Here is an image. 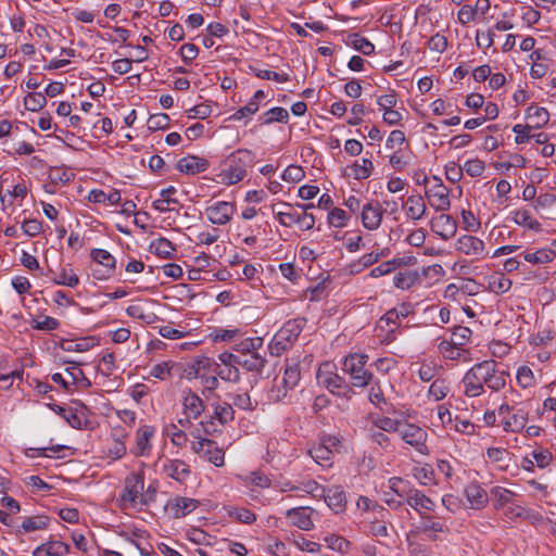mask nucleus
I'll return each mask as SVG.
<instances>
[{
    "label": "nucleus",
    "mask_w": 556,
    "mask_h": 556,
    "mask_svg": "<svg viewBox=\"0 0 556 556\" xmlns=\"http://www.w3.org/2000/svg\"><path fill=\"white\" fill-rule=\"evenodd\" d=\"M213 374L217 375L220 379L237 382L240 379V372L237 366H223L217 363Z\"/></svg>",
    "instance_id": "nucleus-48"
},
{
    "label": "nucleus",
    "mask_w": 556,
    "mask_h": 556,
    "mask_svg": "<svg viewBox=\"0 0 556 556\" xmlns=\"http://www.w3.org/2000/svg\"><path fill=\"white\" fill-rule=\"evenodd\" d=\"M236 212V205L227 201H218L205 208L207 219L218 226L228 224Z\"/></svg>",
    "instance_id": "nucleus-8"
},
{
    "label": "nucleus",
    "mask_w": 556,
    "mask_h": 556,
    "mask_svg": "<svg viewBox=\"0 0 556 556\" xmlns=\"http://www.w3.org/2000/svg\"><path fill=\"white\" fill-rule=\"evenodd\" d=\"M301 378L300 367L298 364H286L281 383L289 389H294Z\"/></svg>",
    "instance_id": "nucleus-38"
},
{
    "label": "nucleus",
    "mask_w": 556,
    "mask_h": 556,
    "mask_svg": "<svg viewBox=\"0 0 556 556\" xmlns=\"http://www.w3.org/2000/svg\"><path fill=\"white\" fill-rule=\"evenodd\" d=\"M199 506V501L189 497L176 496L170 500L167 507L174 518H182Z\"/></svg>",
    "instance_id": "nucleus-18"
},
{
    "label": "nucleus",
    "mask_w": 556,
    "mask_h": 556,
    "mask_svg": "<svg viewBox=\"0 0 556 556\" xmlns=\"http://www.w3.org/2000/svg\"><path fill=\"white\" fill-rule=\"evenodd\" d=\"M309 456L320 466L330 467L332 450L326 443H318L308 450Z\"/></svg>",
    "instance_id": "nucleus-29"
},
{
    "label": "nucleus",
    "mask_w": 556,
    "mask_h": 556,
    "mask_svg": "<svg viewBox=\"0 0 556 556\" xmlns=\"http://www.w3.org/2000/svg\"><path fill=\"white\" fill-rule=\"evenodd\" d=\"M144 477L143 472H131L125 478L124 490L121 494V501L124 506L136 507L137 504L148 505L149 498L143 494Z\"/></svg>",
    "instance_id": "nucleus-6"
},
{
    "label": "nucleus",
    "mask_w": 556,
    "mask_h": 556,
    "mask_svg": "<svg viewBox=\"0 0 556 556\" xmlns=\"http://www.w3.org/2000/svg\"><path fill=\"white\" fill-rule=\"evenodd\" d=\"M49 518L47 516L27 517L22 522V529L25 532L42 530L47 528Z\"/></svg>",
    "instance_id": "nucleus-53"
},
{
    "label": "nucleus",
    "mask_w": 556,
    "mask_h": 556,
    "mask_svg": "<svg viewBox=\"0 0 556 556\" xmlns=\"http://www.w3.org/2000/svg\"><path fill=\"white\" fill-rule=\"evenodd\" d=\"M182 406L184 413L188 416V418L192 419H198L205 408L201 397L191 390L185 392Z\"/></svg>",
    "instance_id": "nucleus-22"
},
{
    "label": "nucleus",
    "mask_w": 556,
    "mask_h": 556,
    "mask_svg": "<svg viewBox=\"0 0 556 556\" xmlns=\"http://www.w3.org/2000/svg\"><path fill=\"white\" fill-rule=\"evenodd\" d=\"M413 476L422 485L435 484V481H434V470L428 464H426L424 466L415 467L414 470H413Z\"/></svg>",
    "instance_id": "nucleus-40"
},
{
    "label": "nucleus",
    "mask_w": 556,
    "mask_h": 556,
    "mask_svg": "<svg viewBox=\"0 0 556 556\" xmlns=\"http://www.w3.org/2000/svg\"><path fill=\"white\" fill-rule=\"evenodd\" d=\"M90 256L98 265L102 266V269H93L92 275L94 278L105 279L113 274L116 261L109 251L103 249H93Z\"/></svg>",
    "instance_id": "nucleus-10"
},
{
    "label": "nucleus",
    "mask_w": 556,
    "mask_h": 556,
    "mask_svg": "<svg viewBox=\"0 0 556 556\" xmlns=\"http://www.w3.org/2000/svg\"><path fill=\"white\" fill-rule=\"evenodd\" d=\"M352 170H353V176L355 179H357V180L366 179L371 175V173L374 170V164H372L371 160L364 157V159H362L361 163L356 162L352 166Z\"/></svg>",
    "instance_id": "nucleus-49"
},
{
    "label": "nucleus",
    "mask_w": 556,
    "mask_h": 556,
    "mask_svg": "<svg viewBox=\"0 0 556 556\" xmlns=\"http://www.w3.org/2000/svg\"><path fill=\"white\" fill-rule=\"evenodd\" d=\"M177 169L188 175L205 172L208 168V161L197 155H187L177 162Z\"/></svg>",
    "instance_id": "nucleus-20"
},
{
    "label": "nucleus",
    "mask_w": 556,
    "mask_h": 556,
    "mask_svg": "<svg viewBox=\"0 0 556 556\" xmlns=\"http://www.w3.org/2000/svg\"><path fill=\"white\" fill-rule=\"evenodd\" d=\"M448 390L444 379H435L429 388L428 395L434 401H441L447 395Z\"/></svg>",
    "instance_id": "nucleus-51"
},
{
    "label": "nucleus",
    "mask_w": 556,
    "mask_h": 556,
    "mask_svg": "<svg viewBox=\"0 0 556 556\" xmlns=\"http://www.w3.org/2000/svg\"><path fill=\"white\" fill-rule=\"evenodd\" d=\"M254 159V153L249 149L236 150L224 161L223 167L217 175L219 181L231 186L243 180L247 176V169L253 164Z\"/></svg>",
    "instance_id": "nucleus-1"
},
{
    "label": "nucleus",
    "mask_w": 556,
    "mask_h": 556,
    "mask_svg": "<svg viewBox=\"0 0 556 556\" xmlns=\"http://www.w3.org/2000/svg\"><path fill=\"white\" fill-rule=\"evenodd\" d=\"M425 195L427 197L430 206L437 212H445L450 210V189L444 186L443 182L426 188Z\"/></svg>",
    "instance_id": "nucleus-9"
},
{
    "label": "nucleus",
    "mask_w": 556,
    "mask_h": 556,
    "mask_svg": "<svg viewBox=\"0 0 556 556\" xmlns=\"http://www.w3.org/2000/svg\"><path fill=\"white\" fill-rule=\"evenodd\" d=\"M516 379L519 387L522 389L530 388L535 383L533 371L528 366H521L518 368Z\"/></svg>",
    "instance_id": "nucleus-55"
},
{
    "label": "nucleus",
    "mask_w": 556,
    "mask_h": 556,
    "mask_svg": "<svg viewBox=\"0 0 556 556\" xmlns=\"http://www.w3.org/2000/svg\"><path fill=\"white\" fill-rule=\"evenodd\" d=\"M47 104L46 96L42 92H29L24 98L25 109L31 112H38Z\"/></svg>",
    "instance_id": "nucleus-42"
},
{
    "label": "nucleus",
    "mask_w": 556,
    "mask_h": 556,
    "mask_svg": "<svg viewBox=\"0 0 556 556\" xmlns=\"http://www.w3.org/2000/svg\"><path fill=\"white\" fill-rule=\"evenodd\" d=\"M519 257L532 264H546L554 260L555 252L548 249H540L535 252H522Z\"/></svg>",
    "instance_id": "nucleus-32"
},
{
    "label": "nucleus",
    "mask_w": 556,
    "mask_h": 556,
    "mask_svg": "<svg viewBox=\"0 0 556 556\" xmlns=\"http://www.w3.org/2000/svg\"><path fill=\"white\" fill-rule=\"evenodd\" d=\"M399 435L418 453L422 455L429 454V448L426 444L428 434L421 427L414 424L403 422Z\"/></svg>",
    "instance_id": "nucleus-7"
},
{
    "label": "nucleus",
    "mask_w": 556,
    "mask_h": 556,
    "mask_svg": "<svg viewBox=\"0 0 556 556\" xmlns=\"http://www.w3.org/2000/svg\"><path fill=\"white\" fill-rule=\"evenodd\" d=\"M324 384L331 393L339 396L350 397L353 393L350 386L351 383L346 382V380L338 374H330L326 377Z\"/></svg>",
    "instance_id": "nucleus-23"
},
{
    "label": "nucleus",
    "mask_w": 556,
    "mask_h": 556,
    "mask_svg": "<svg viewBox=\"0 0 556 556\" xmlns=\"http://www.w3.org/2000/svg\"><path fill=\"white\" fill-rule=\"evenodd\" d=\"M431 230L443 240L453 238L457 231V222L448 214L434 216L430 222Z\"/></svg>",
    "instance_id": "nucleus-12"
},
{
    "label": "nucleus",
    "mask_w": 556,
    "mask_h": 556,
    "mask_svg": "<svg viewBox=\"0 0 556 556\" xmlns=\"http://www.w3.org/2000/svg\"><path fill=\"white\" fill-rule=\"evenodd\" d=\"M368 355L350 354L343 359L342 370L349 375L350 383L355 388H366L374 380V375L366 368Z\"/></svg>",
    "instance_id": "nucleus-3"
},
{
    "label": "nucleus",
    "mask_w": 556,
    "mask_h": 556,
    "mask_svg": "<svg viewBox=\"0 0 556 556\" xmlns=\"http://www.w3.org/2000/svg\"><path fill=\"white\" fill-rule=\"evenodd\" d=\"M527 117L534 123L532 127L540 128L548 123L549 113L545 108L532 104L527 110Z\"/></svg>",
    "instance_id": "nucleus-35"
},
{
    "label": "nucleus",
    "mask_w": 556,
    "mask_h": 556,
    "mask_svg": "<svg viewBox=\"0 0 556 556\" xmlns=\"http://www.w3.org/2000/svg\"><path fill=\"white\" fill-rule=\"evenodd\" d=\"M403 422L390 417H381L372 422V426L383 432H400Z\"/></svg>",
    "instance_id": "nucleus-52"
},
{
    "label": "nucleus",
    "mask_w": 556,
    "mask_h": 556,
    "mask_svg": "<svg viewBox=\"0 0 556 556\" xmlns=\"http://www.w3.org/2000/svg\"><path fill=\"white\" fill-rule=\"evenodd\" d=\"M201 458L212 463L217 467H220L224 465L225 453L217 446L216 442L212 440V446L205 448V452Z\"/></svg>",
    "instance_id": "nucleus-43"
},
{
    "label": "nucleus",
    "mask_w": 556,
    "mask_h": 556,
    "mask_svg": "<svg viewBox=\"0 0 556 556\" xmlns=\"http://www.w3.org/2000/svg\"><path fill=\"white\" fill-rule=\"evenodd\" d=\"M368 435L374 443L378 444L382 448H388L390 446L389 437L383 431L377 429L376 427L372 426L368 430Z\"/></svg>",
    "instance_id": "nucleus-64"
},
{
    "label": "nucleus",
    "mask_w": 556,
    "mask_h": 556,
    "mask_svg": "<svg viewBox=\"0 0 556 556\" xmlns=\"http://www.w3.org/2000/svg\"><path fill=\"white\" fill-rule=\"evenodd\" d=\"M513 220L523 228L539 232L542 230V225L532 217L531 212L527 208H519L513 212Z\"/></svg>",
    "instance_id": "nucleus-28"
},
{
    "label": "nucleus",
    "mask_w": 556,
    "mask_h": 556,
    "mask_svg": "<svg viewBox=\"0 0 556 556\" xmlns=\"http://www.w3.org/2000/svg\"><path fill=\"white\" fill-rule=\"evenodd\" d=\"M313 513L314 510L309 507H295L288 509L286 517L291 520L292 526L308 531L314 528Z\"/></svg>",
    "instance_id": "nucleus-14"
},
{
    "label": "nucleus",
    "mask_w": 556,
    "mask_h": 556,
    "mask_svg": "<svg viewBox=\"0 0 556 556\" xmlns=\"http://www.w3.org/2000/svg\"><path fill=\"white\" fill-rule=\"evenodd\" d=\"M70 551V546L61 541H49L37 546L33 556H62L67 554Z\"/></svg>",
    "instance_id": "nucleus-26"
},
{
    "label": "nucleus",
    "mask_w": 556,
    "mask_h": 556,
    "mask_svg": "<svg viewBox=\"0 0 556 556\" xmlns=\"http://www.w3.org/2000/svg\"><path fill=\"white\" fill-rule=\"evenodd\" d=\"M362 224L368 230H376L380 227L383 217V210L378 201H370L362 207Z\"/></svg>",
    "instance_id": "nucleus-11"
},
{
    "label": "nucleus",
    "mask_w": 556,
    "mask_h": 556,
    "mask_svg": "<svg viewBox=\"0 0 556 556\" xmlns=\"http://www.w3.org/2000/svg\"><path fill=\"white\" fill-rule=\"evenodd\" d=\"M424 521L418 527L419 532L428 534L431 540H437V534L439 532L446 531V527L442 521L432 520L431 517L422 519Z\"/></svg>",
    "instance_id": "nucleus-37"
},
{
    "label": "nucleus",
    "mask_w": 556,
    "mask_h": 556,
    "mask_svg": "<svg viewBox=\"0 0 556 556\" xmlns=\"http://www.w3.org/2000/svg\"><path fill=\"white\" fill-rule=\"evenodd\" d=\"M325 542L327 543L328 547L338 551L340 553H345L348 551V547L350 545V542L345 540L344 538L340 535H329L325 538Z\"/></svg>",
    "instance_id": "nucleus-60"
},
{
    "label": "nucleus",
    "mask_w": 556,
    "mask_h": 556,
    "mask_svg": "<svg viewBox=\"0 0 556 556\" xmlns=\"http://www.w3.org/2000/svg\"><path fill=\"white\" fill-rule=\"evenodd\" d=\"M400 482H402L401 478L390 479L391 488L395 491V493L403 497L405 503L415 511H417L421 519L429 518V513L434 510L435 503L418 489H396L395 486Z\"/></svg>",
    "instance_id": "nucleus-5"
},
{
    "label": "nucleus",
    "mask_w": 556,
    "mask_h": 556,
    "mask_svg": "<svg viewBox=\"0 0 556 556\" xmlns=\"http://www.w3.org/2000/svg\"><path fill=\"white\" fill-rule=\"evenodd\" d=\"M515 496L516 494L510 490L497 485L491 489L489 498L493 502L494 508L500 509L513 503Z\"/></svg>",
    "instance_id": "nucleus-30"
},
{
    "label": "nucleus",
    "mask_w": 556,
    "mask_h": 556,
    "mask_svg": "<svg viewBox=\"0 0 556 556\" xmlns=\"http://www.w3.org/2000/svg\"><path fill=\"white\" fill-rule=\"evenodd\" d=\"M456 250L468 256L479 258L484 252V242L470 235L462 236L456 241Z\"/></svg>",
    "instance_id": "nucleus-13"
},
{
    "label": "nucleus",
    "mask_w": 556,
    "mask_h": 556,
    "mask_svg": "<svg viewBox=\"0 0 556 556\" xmlns=\"http://www.w3.org/2000/svg\"><path fill=\"white\" fill-rule=\"evenodd\" d=\"M228 516L244 525H252L256 520V515L244 507H230Z\"/></svg>",
    "instance_id": "nucleus-41"
},
{
    "label": "nucleus",
    "mask_w": 556,
    "mask_h": 556,
    "mask_svg": "<svg viewBox=\"0 0 556 556\" xmlns=\"http://www.w3.org/2000/svg\"><path fill=\"white\" fill-rule=\"evenodd\" d=\"M260 118H264L263 124H271L274 122L287 123L289 113L286 109L276 106L265 112Z\"/></svg>",
    "instance_id": "nucleus-47"
},
{
    "label": "nucleus",
    "mask_w": 556,
    "mask_h": 556,
    "mask_svg": "<svg viewBox=\"0 0 556 556\" xmlns=\"http://www.w3.org/2000/svg\"><path fill=\"white\" fill-rule=\"evenodd\" d=\"M65 372L72 377V384L88 389L91 387V381L85 376L84 371L77 367H67Z\"/></svg>",
    "instance_id": "nucleus-56"
},
{
    "label": "nucleus",
    "mask_w": 556,
    "mask_h": 556,
    "mask_svg": "<svg viewBox=\"0 0 556 556\" xmlns=\"http://www.w3.org/2000/svg\"><path fill=\"white\" fill-rule=\"evenodd\" d=\"M305 318H295L288 320L274 336L269 343V351L271 355L279 356L289 350L300 336L304 325Z\"/></svg>",
    "instance_id": "nucleus-4"
},
{
    "label": "nucleus",
    "mask_w": 556,
    "mask_h": 556,
    "mask_svg": "<svg viewBox=\"0 0 556 556\" xmlns=\"http://www.w3.org/2000/svg\"><path fill=\"white\" fill-rule=\"evenodd\" d=\"M350 43L352 47L363 53L364 55H370L375 52V46L367 38L359 36L358 34L350 35Z\"/></svg>",
    "instance_id": "nucleus-44"
},
{
    "label": "nucleus",
    "mask_w": 556,
    "mask_h": 556,
    "mask_svg": "<svg viewBox=\"0 0 556 556\" xmlns=\"http://www.w3.org/2000/svg\"><path fill=\"white\" fill-rule=\"evenodd\" d=\"M406 217L413 222L420 220L427 213V205L420 194H412L403 205Z\"/></svg>",
    "instance_id": "nucleus-21"
},
{
    "label": "nucleus",
    "mask_w": 556,
    "mask_h": 556,
    "mask_svg": "<svg viewBox=\"0 0 556 556\" xmlns=\"http://www.w3.org/2000/svg\"><path fill=\"white\" fill-rule=\"evenodd\" d=\"M179 370V365L174 362H164L152 367L150 375L154 378L165 380L172 378Z\"/></svg>",
    "instance_id": "nucleus-33"
},
{
    "label": "nucleus",
    "mask_w": 556,
    "mask_h": 556,
    "mask_svg": "<svg viewBox=\"0 0 556 556\" xmlns=\"http://www.w3.org/2000/svg\"><path fill=\"white\" fill-rule=\"evenodd\" d=\"M321 496L325 497L328 507L336 514L345 509L346 495L342 486L332 485L327 489L325 488V490H321Z\"/></svg>",
    "instance_id": "nucleus-15"
},
{
    "label": "nucleus",
    "mask_w": 556,
    "mask_h": 556,
    "mask_svg": "<svg viewBox=\"0 0 556 556\" xmlns=\"http://www.w3.org/2000/svg\"><path fill=\"white\" fill-rule=\"evenodd\" d=\"M419 280L417 271L405 270L397 273L393 278V283L396 288L407 290Z\"/></svg>",
    "instance_id": "nucleus-36"
},
{
    "label": "nucleus",
    "mask_w": 556,
    "mask_h": 556,
    "mask_svg": "<svg viewBox=\"0 0 556 556\" xmlns=\"http://www.w3.org/2000/svg\"><path fill=\"white\" fill-rule=\"evenodd\" d=\"M217 363L210 357H201L197 359L192 366L194 371V377L202 376L201 372H205V370L212 371L216 368Z\"/></svg>",
    "instance_id": "nucleus-59"
},
{
    "label": "nucleus",
    "mask_w": 556,
    "mask_h": 556,
    "mask_svg": "<svg viewBox=\"0 0 556 556\" xmlns=\"http://www.w3.org/2000/svg\"><path fill=\"white\" fill-rule=\"evenodd\" d=\"M283 206L289 211H279L277 212V219L285 227H290L293 224H298L300 213L295 211V205H291L289 203H283Z\"/></svg>",
    "instance_id": "nucleus-45"
},
{
    "label": "nucleus",
    "mask_w": 556,
    "mask_h": 556,
    "mask_svg": "<svg viewBox=\"0 0 556 556\" xmlns=\"http://www.w3.org/2000/svg\"><path fill=\"white\" fill-rule=\"evenodd\" d=\"M162 471L167 477L182 483L190 476V467L181 459H166L162 465Z\"/></svg>",
    "instance_id": "nucleus-16"
},
{
    "label": "nucleus",
    "mask_w": 556,
    "mask_h": 556,
    "mask_svg": "<svg viewBox=\"0 0 556 556\" xmlns=\"http://www.w3.org/2000/svg\"><path fill=\"white\" fill-rule=\"evenodd\" d=\"M170 118L165 113L153 114L148 119V128L151 131L163 130L169 127Z\"/></svg>",
    "instance_id": "nucleus-54"
},
{
    "label": "nucleus",
    "mask_w": 556,
    "mask_h": 556,
    "mask_svg": "<svg viewBox=\"0 0 556 556\" xmlns=\"http://www.w3.org/2000/svg\"><path fill=\"white\" fill-rule=\"evenodd\" d=\"M239 366L248 371L261 372L265 366L266 359L257 352L239 354Z\"/></svg>",
    "instance_id": "nucleus-27"
},
{
    "label": "nucleus",
    "mask_w": 556,
    "mask_h": 556,
    "mask_svg": "<svg viewBox=\"0 0 556 556\" xmlns=\"http://www.w3.org/2000/svg\"><path fill=\"white\" fill-rule=\"evenodd\" d=\"M509 377V372L504 368L503 365L496 364L495 369L492 370V376L485 389L493 392H498L506 386V378Z\"/></svg>",
    "instance_id": "nucleus-31"
},
{
    "label": "nucleus",
    "mask_w": 556,
    "mask_h": 556,
    "mask_svg": "<svg viewBox=\"0 0 556 556\" xmlns=\"http://www.w3.org/2000/svg\"><path fill=\"white\" fill-rule=\"evenodd\" d=\"M151 248L157 256L163 258H172L176 251L175 245L166 238H160L152 242Z\"/></svg>",
    "instance_id": "nucleus-39"
},
{
    "label": "nucleus",
    "mask_w": 556,
    "mask_h": 556,
    "mask_svg": "<svg viewBox=\"0 0 556 556\" xmlns=\"http://www.w3.org/2000/svg\"><path fill=\"white\" fill-rule=\"evenodd\" d=\"M348 214L344 210L334 207L328 213V222L336 228H342L346 225Z\"/></svg>",
    "instance_id": "nucleus-58"
},
{
    "label": "nucleus",
    "mask_w": 556,
    "mask_h": 556,
    "mask_svg": "<svg viewBox=\"0 0 556 556\" xmlns=\"http://www.w3.org/2000/svg\"><path fill=\"white\" fill-rule=\"evenodd\" d=\"M496 364L497 362L494 359H486L475 364L463 377L464 394L468 397L483 394Z\"/></svg>",
    "instance_id": "nucleus-2"
},
{
    "label": "nucleus",
    "mask_w": 556,
    "mask_h": 556,
    "mask_svg": "<svg viewBox=\"0 0 556 556\" xmlns=\"http://www.w3.org/2000/svg\"><path fill=\"white\" fill-rule=\"evenodd\" d=\"M55 285H62L67 286L71 288H75L79 283L78 276L73 271V269H70L68 271L66 269H62L61 273L56 278H54Z\"/></svg>",
    "instance_id": "nucleus-57"
},
{
    "label": "nucleus",
    "mask_w": 556,
    "mask_h": 556,
    "mask_svg": "<svg viewBox=\"0 0 556 556\" xmlns=\"http://www.w3.org/2000/svg\"><path fill=\"white\" fill-rule=\"evenodd\" d=\"M528 421V412L522 408H515V410L504 419L502 425L506 432H519L521 431Z\"/></svg>",
    "instance_id": "nucleus-25"
},
{
    "label": "nucleus",
    "mask_w": 556,
    "mask_h": 556,
    "mask_svg": "<svg viewBox=\"0 0 556 556\" xmlns=\"http://www.w3.org/2000/svg\"><path fill=\"white\" fill-rule=\"evenodd\" d=\"M372 510L376 515L375 519L370 521L369 531L375 536L386 538L389 535L388 532V518L390 511L383 506L375 504Z\"/></svg>",
    "instance_id": "nucleus-17"
},
{
    "label": "nucleus",
    "mask_w": 556,
    "mask_h": 556,
    "mask_svg": "<svg viewBox=\"0 0 556 556\" xmlns=\"http://www.w3.org/2000/svg\"><path fill=\"white\" fill-rule=\"evenodd\" d=\"M303 177H304V172H303L302 167L296 166V165L288 166L283 170L282 176H281V178L288 182H299Z\"/></svg>",
    "instance_id": "nucleus-63"
},
{
    "label": "nucleus",
    "mask_w": 556,
    "mask_h": 556,
    "mask_svg": "<svg viewBox=\"0 0 556 556\" xmlns=\"http://www.w3.org/2000/svg\"><path fill=\"white\" fill-rule=\"evenodd\" d=\"M464 494L473 509H482L489 502L490 494L478 483H469Z\"/></svg>",
    "instance_id": "nucleus-19"
},
{
    "label": "nucleus",
    "mask_w": 556,
    "mask_h": 556,
    "mask_svg": "<svg viewBox=\"0 0 556 556\" xmlns=\"http://www.w3.org/2000/svg\"><path fill=\"white\" fill-rule=\"evenodd\" d=\"M154 433V429L150 426H142L136 432V446L131 453L136 456H143L151 450L150 439Z\"/></svg>",
    "instance_id": "nucleus-24"
},
{
    "label": "nucleus",
    "mask_w": 556,
    "mask_h": 556,
    "mask_svg": "<svg viewBox=\"0 0 556 556\" xmlns=\"http://www.w3.org/2000/svg\"><path fill=\"white\" fill-rule=\"evenodd\" d=\"M463 168L470 177H479L483 174L485 165L483 161L475 159L467 161Z\"/></svg>",
    "instance_id": "nucleus-61"
},
{
    "label": "nucleus",
    "mask_w": 556,
    "mask_h": 556,
    "mask_svg": "<svg viewBox=\"0 0 556 556\" xmlns=\"http://www.w3.org/2000/svg\"><path fill=\"white\" fill-rule=\"evenodd\" d=\"M213 416L222 424L225 425L235 418V410L230 403L224 402L214 405Z\"/></svg>",
    "instance_id": "nucleus-46"
},
{
    "label": "nucleus",
    "mask_w": 556,
    "mask_h": 556,
    "mask_svg": "<svg viewBox=\"0 0 556 556\" xmlns=\"http://www.w3.org/2000/svg\"><path fill=\"white\" fill-rule=\"evenodd\" d=\"M459 346L460 345H458L452 341L443 340L439 344V351L447 359H452V361H458L462 358L466 359L464 356L466 353V350L460 349Z\"/></svg>",
    "instance_id": "nucleus-34"
},
{
    "label": "nucleus",
    "mask_w": 556,
    "mask_h": 556,
    "mask_svg": "<svg viewBox=\"0 0 556 556\" xmlns=\"http://www.w3.org/2000/svg\"><path fill=\"white\" fill-rule=\"evenodd\" d=\"M229 396L231 397V406L235 405L244 410L254 409L251 397L248 393L230 394Z\"/></svg>",
    "instance_id": "nucleus-62"
},
{
    "label": "nucleus",
    "mask_w": 556,
    "mask_h": 556,
    "mask_svg": "<svg viewBox=\"0 0 556 556\" xmlns=\"http://www.w3.org/2000/svg\"><path fill=\"white\" fill-rule=\"evenodd\" d=\"M402 264L403 261L401 258H393L391 261L383 262L380 265L372 268L369 275L372 278H379L381 276L392 273L393 270H395L397 266H401Z\"/></svg>",
    "instance_id": "nucleus-50"
}]
</instances>
